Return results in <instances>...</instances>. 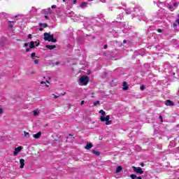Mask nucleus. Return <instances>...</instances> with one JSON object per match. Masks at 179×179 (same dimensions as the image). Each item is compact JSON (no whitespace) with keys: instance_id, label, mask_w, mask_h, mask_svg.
I'll return each instance as SVG.
<instances>
[{"instance_id":"obj_46","label":"nucleus","mask_w":179,"mask_h":179,"mask_svg":"<svg viewBox=\"0 0 179 179\" xmlns=\"http://www.w3.org/2000/svg\"><path fill=\"white\" fill-rule=\"evenodd\" d=\"M177 3H174L173 6H176Z\"/></svg>"},{"instance_id":"obj_36","label":"nucleus","mask_w":179,"mask_h":179,"mask_svg":"<svg viewBox=\"0 0 179 179\" xmlns=\"http://www.w3.org/2000/svg\"><path fill=\"white\" fill-rule=\"evenodd\" d=\"M31 37H32L31 34L28 35V38H31Z\"/></svg>"},{"instance_id":"obj_40","label":"nucleus","mask_w":179,"mask_h":179,"mask_svg":"<svg viewBox=\"0 0 179 179\" xmlns=\"http://www.w3.org/2000/svg\"><path fill=\"white\" fill-rule=\"evenodd\" d=\"M123 43H124V44H127V40L124 39V40L123 41Z\"/></svg>"},{"instance_id":"obj_49","label":"nucleus","mask_w":179,"mask_h":179,"mask_svg":"<svg viewBox=\"0 0 179 179\" xmlns=\"http://www.w3.org/2000/svg\"><path fill=\"white\" fill-rule=\"evenodd\" d=\"M45 86H46V87H48L49 85L46 84V85H45Z\"/></svg>"},{"instance_id":"obj_21","label":"nucleus","mask_w":179,"mask_h":179,"mask_svg":"<svg viewBox=\"0 0 179 179\" xmlns=\"http://www.w3.org/2000/svg\"><path fill=\"white\" fill-rule=\"evenodd\" d=\"M8 27H10V29H13V24L12 23V22H9Z\"/></svg>"},{"instance_id":"obj_29","label":"nucleus","mask_w":179,"mask_h":179,"mask_svg":"<svg viewBox=\"0 0 179 179\" xmlns=\"http://www.w3.org/2000/svg\"><path fill=\"white\" fill-rule=\"evenodd\" d=\"M159 120H161V122H163V117L162 115H159Z\"/></svg>"},{"instance_id":"obj_39","label":"nucleus","mask_w":179,"mask_h":179,"mask_svg":"<svg viewBox=\"0 0 179 179\" xmlns=\"http://www.w3.org/2000/svg\"><path fill=\"white\" fill-rule=\"evenodd\" d=\"M141 167H145V164L141 163Z\"/></svg>"},{"instance_id":"obj_35","label":"nucleus","mask_w":179,"mask_h":179,"mask_svg":"<svg viewBox=\"0 0 179 179\" xmlns=\"http://www.w3.org/2000/svg\"><path fill=\"white\" fill-rule=\"evenodd\" d=\"M41 85L43 86V85H45V82H43V81H42V82H41Z\"/></svg>"},{"instance_id":"obj_42","label":"nucleus","mask_w":179,"mask_h":179,"mask_svg":"<svg viewBox=\"0 0 179 179\" xmlns=\"http://www.w3.org/2000/svg\"><path fill=\"white\" fill-rule=\"evenodd\" d=\"M43 28H39L40 31H43Z\"/></svg>"},{"instance_id":"obj_38","label":"nucleus","mask_w":179,"mask_h":179,"mask_svg":"<svg viewBox=\"0 0 179 179\" xmlns=\"http://www.w3.org/2000/svg\"><path fill=\"white\" fill-rule=\"evenodd\" d=\"M29 51H30V49L29 48H27L26 49V52H29Z\"/></svg>"},{"instance_id":"obj_31","label":"nucleus","mask_w":179,"mask_h":179,"mask_svg":"<svg viewBox=\"0 0 179 179\" xmlns=\"http://www.w3.org/2000/svg\"><path fill=\"white\" fill-rule=\"evenodd\" d=\"M45 18H46L47 20H50V17H48V15H45Z\"/></svg>"},{"instance_id":"obj_28","label":"nucleus","mask_w":179,"mask_h":179,"mask_svg":"<svg viewBox=\"0 0 179 179\" xmlns=\"http://www.w3.org/2000/svg\"><path fill=\"white\" fill-rule=\"evenodd\" d=\"M34 44H36V47H38L40 45V43H37V41H35L34 42Z\"/></svg>"},{"instance_id":"obj_9","label":"nucleus","mask_w":179,"mask_h":179,"mask_svg":"<svg viewBox=\"0 0 179 179\" xmlns=\"http://www.w3.org/2000/svg\"><path fill=\"white\" fill-rule=\"evenodd\" d=\"M41 137V131H38L36 134L33 135V138H34L35 139H40Z\"/></svg>"},{"instance_id":"obj_18","label":"nucleus","mask_w":179,"mask_h":179,"mask_svg":"<svg viewBox=\"0 0 179 179\" xmlns=\"http://www.w3.org/2000/svg\"><path fill=\"white\" fill-rule=\"evenodd\" d=\"M24 135L25 138H30V134L29 132L24 131Z\"/></svg>"},{"instance_id":"obj_15","label":"nucleus","mask_w":179,"mask_h":179,"mask_svg":"<svg viewBox=\"0 0 179 179\" xmlns=\"http://www.w3.org/2000/svg\"><path fill=\"white\" fill-rule=\"evenodd\" d=\"M99 114H101V117H104L106 115V111H104L103 110H99Z\"/></svg>"},{"instance_id":"obj_47","label":"nucleus","mask_w":179,"mask_h":179,"mask_svg":"<svg viewBox=\"0 0 179 179\" xmlns=\"http://www.w3.org/2000/svg\"><path fill=\"white\" fill-rule=\"evenodd\" d=\"M17 41H22V40H20V39H17Z\"/></svg>"},{"instance_id":"obj_48","label":"nucleus","mask_w":179,"mask_h":179,"mask_svg":"<svg viewBox=\"0 0 179 179\" xmlns=\"http://www.w3.org/2000/svg\"><path fill=\"white\" fill-rule=\"evenodd\" d=\"M46 83H50V82L48 81V80H46Z\"/></svg>"},{"instance_id":"obj_6","label":"nucleus","mask_w":179,"mask_h":179,"mask_svg":"<svg viewBox=\"0 0 179 179\" xmlns=\"http://www.w3.org/2000/svg\"><path fill=\"white\" fill-rule=\"evenodd\" d=\"M48 50H54V48H58L57 45H48L45 46Z\"/></svg>"},{"instance_id":"obj_1","label":"nucleus","mask_w":179,"mask_h":179,"mask_svg":"<svg viewBox=\"0 0 179 179\" xmlns=\"http://www.w3.org/2000/svg\"><path fill=\"white\" fill-rule=\"evenodd\" d=\"M45 41H50L51 43H57V39L54 38V34H50L47 32L43 34Z\"/></svg>"},{"instance_id":"obj_23","label":"nucleus","mask_w":179,"mask_h":179,"mask_svg":"<svg viewBox=\"0 0 179 179\" xmlns=\"http://www.w3.org/2000/svg\"><path fill=\"white\" fill-rule=\"evenodd\" d=\"M34 115L36 117L37 115H38V112L37 110H34L33 111Z\"/></svg>"},{"instance_id":"obj_17","label":"nucleus","mask_w":179,"mask_h":179,"mask_svg":"<svg viewBox=\"0 0 179 179\" xmlns=\"http://www.w3.org/2000/svg\"><path fill=\"white\" fill-rule=\"evenodd\" d=\"M106 121V125H111L113 124L112 120H105Z\"/></svg>"},{"instance_id":"obj_24","label":"nucleus","mask_w":179,"mask_h":179,"mask_svg":"<svg viewBox=\"0 0 179 179\" xmlns=\"http://www.w3.org/2000/svg\"><path fill=\"white\" fill-rule=\"evenodd\" d=\"M99 104H100V101H96L94 103V106H99Z\"/></svg>"},{"instance_id":"obj_44","label":"nucleus","mask_w":179,"mask_h":179,"mask_svg":"<svg viewBox=\"0 0 179 179\" xmlns=\"http://www.w3.org/2000/svg\"><path fill=\"white\" fill-rule=\"evenodd\" d=\"M176 23H178V24H179V20H176Z\"/></svg>"},{"instance_id":"obj_37","label":"nucleus","mask_w":179,"mask_h":179,"mask_svg":"<svg viewBox=\"0 0 179 179\" xmlns=\"http://www.w3.org/2000/svg\"><path fill=\"white\" fill-rule=\"evenodd\" d=\"M80 104L81 106H83V104H85V101H82Z\"/></svg>"},{"instance_id":"obj_22","label":"nucleus","mask_w":179,"mask_h":179,"mask_svg":"<svg viewBox=\"0 0 179 179\" xmlns=\"http://www.w3.org/2000/svg\"><path fill=\"white\" fill-rule=\"evenodd\" d=\"M34 57H36V52L31 53V58L32 59H34Z\"/></svg>"},{"instance_id":"obj_14","label":"nucleus","mask_w":179,"mask_h":179,"mask_svg":"<svg viewBox=\"0 0 179 179\" xmlns=\"http://www.w3.org/2000/svg\"><path fill=\"white\" fill-rule=\"evenodd\" d=\"M80 6V8H86V6H87V3L83 2V3H81Z\"/></svg>"},{"instance_id":"obj_7","label":"nucleus","mask_w":179,"mask_h":179,"mask_svg":"<svg viewBox=\"0 0 179 179\" xmlns=\"http://www.w3.org/2000/svg\"><path fill=\"white\" fill-rule=\"evenodd\" d=\"M165 105H166L167 106H174V102H173L170 99H167L165 102Z\"/></svg>"},{"instance_id":"obj_10","label":"nucleus","mask_w":179,"mask_h":179,"mask_svg":"<svg viewBox=\"0 0 179 179\" xmlns=\"http://www.w3.org/2000/svg\"><path fill=\"white\" fill-rule=\"evenodd\" d=\"M122 86V90H128V89L129 88V87L128 86V83H127V82H123Z\"/></svg>"},{"instance_id":"obj_45","label":"nucleus","mask_w":179,"mask_h":179,"mask_svg":"<svg viewBox=\"0 0 179 179\" xmlns=\"http://www.w3.org/2000/svg\"><path fill=\"white\" fill-rule=\"evenodd\" d=\"M69 136H73V134H69Z\"/></svg>"},{"instance_id":"obj_43","label":"nucleus","mask_w":179,"mask_h":179,"mask_svg":"<svg viewBox=\"0 0 179 179\" xmlns=\"http://www.w3.org/2000/svg\"><path fill=\"white\" fill-rule=\"evenodd\" d=\"M137 179H142V177H141V176H137Z\"/></svg>"},{"instance_id":"obj_2","label":"nucleus","mask_w":179,"mask_h":179,"mask_svg":"<svg viewBox=\"0 0 179 179\" xmlns=\"http://www.w3.org/2000/svg\"><path fill=\"white\" fill-rule=\"evenodd\" d=\"M79 80L83 86H86V85L89 83V77L87 76H82L80 78Z\"/></svg>"},{"instance_id":"obj_8","label":"nucleus","mask_w":179,"mask_h":179,"mask_svg":"<svg viewBox=\"0 0 179 179\" xmlns=\"http://www.w3.org/2000/svg\"><path fill=\"white\" fill-rule=\"evenodd\" d=\"M92 148H93V144H92V143H87V145L85 147V149H86V150H89L92 149Z\"/></svg>"},{"instance_id":"obj_51","label":"nucleus","mask_w":179,"mask_h":179,"mask_svg":"<svg viewBox=\"0 0 179 179\" xmlns=\"http://www.w3.org/2000/svg\"><path fill=\"white\" fill-rule=\"evenodd\" d=\"M63 1V2H65V1H66V0H62Z\"/></svg>"},{"instance_id":"obj_27","label":"nucleus","mask_w":179,"mask_h":179,"mask_svg":"<svg viewBox=\"0 0 179 179\" xmlns=\"http://www.w3.org/2000/svg\"><path fill=\"white\" fill-rule=\"evenodd\" d=\"M157 31L158 33H163V30H162V29H158Z\"/></svg>"},{"instance_id":"obj_30","label":"nucleus","mask_w":179,"mask_h":179,"mask_svg":"<svg viewBox=\"0 0 179 179\" xmlns=\"http://www.w3.org/2000/svg\"><path fill=\"white\" fill-rule=\"evenodd\" d=\"M52 9H55V8H57V6L56 5H52L51 6Z\"/></svg>"},{"instance_id":"obj_52","label":"nucleus","mask_w":179,"mask_h":179,"mask_svg":"<svg viewBox=\"0 0 179 179\" xmlns=\"http://www.w3.org/2000/svg\"><path fill=\"white\" fill-rule=\"evenodd\" d=\"M66 93L64 92V94H63V96H64V94H65Z\"/></svg>"},{"instance_id":"obj_5","label":"nucleus","mask_w":179,"mask_h":179,"mask_svg":"<svg viewBox=\"0 0 179 179\" xmlns=\"http://www.w3.org/2000/svg\"><path fill=\"white\" fill-rule=\"evenodd\" d=\"M100 120H101V122H104L106 121H108V120H110V115H106V117L101 116L100 117Z\"/></svg>"},{"instance_id":"obj_34","label":"nucleus","mask_w":179,"mask_h":179,"mask_svg":"<svg viewBox=\"0 0 179 179\" xmlns=\"http://www.w3.org/2000/svg\"><path fill=\"white\" fill-rule=\"evenodd\" d=\"M52 96H54L55 99H58V97H59L58 96H57V95H55L54 94H52Z\"/></svg>"},{"instance_id":"obj_19","label":"nucleus","mask_w":179,"mask_h":179,"mask_svg":"<svg viewBox=\"0 0 179 179\" xmlns=\"http://www.w3.org/2000/svg\"><path fill=\"white\" fill-rule=\"evenodd\" d=\"M130 177L131 179H138V176L135 174H131Z\"/></svg>"},{"instance_id":"obj_3","label":"nucleus","mask_w":179,"mask_h":179,"mask_svg":"<svg viewBox=\"0 0 179 179\" xmlns=\"http://www.w3.org/2000/svg\"><path fill=\"white\" fill-rule=\"evenodd\" d=\"M132 169L134 173H137L138 174H143V170L141 167L132 166Z\"/></svg>"},{"instance_id":"obj_50","label":"nucleus","mask_w":179,"mask_h":179,"mask_svg":"<svg viewBox=\"0 0 179 179\" xmlns=\"http://www.w3.org/2000/svg\"><path fill=\"white\" fill-rule=\"evenodd\" d=\"M173 26H177V24H173Z\"/></svg>"},{"instance_id":"obj_20","label":"nucleus","mask_w":179,"mask_h":179,"mask_svg":"<svg viewBox=\"0 0 179 179\" xmlns=\"http://www.w3.org/2000/svg\"><path fill=\"white\" fill-rule=\"evenodd\" d=\"M39 26H43V27H48V24L47 23H40Z\"/></svg>"},{"instance_id":"obj_13","label":"nucleus","mask_w":179,"mask_h":179,"mask_svg":"<svg viewBox=\"0 0 179 179\" xmlns=\"http://www.w3.org/2000/svg\"><path fill=\"white\" fill-rule=\"evenodd\" d=\"M92 153H93V155H96V156H100V152H99V151L92 150Z\"/></svg>"},{"instance_id":"obj_33","label":"nucleus","mask_w":179,"mask_h":179,"mask_svg":"<svg viewBox=\"0 0 179 179\" xmlns=\"http://www.w3.org/2000/svg\"><path fill=\"white\" fill-rule=\"evenodd\" d=\"M24 47H29V43H24Z\"/></svg>"},{"instance_id":"obj_11","label":"nucleus","mask_w":179,"mask_h":179,"mask_svg":"<svg viewBox=\"0 0 179 179\" xmlns=\"http://www.w3.org/2000/svg\"><path fill=\"white\" fill-rule=\"evenodd\" d=\"M20 167L21 168V169H23L24 167V159H20Z\"/></svg>"},{"instance_id":"obj_25","label":"nucleus","mask_w":179,"mask_h":179,"mask_svg":"<svg viewBox=\"0 0 179 179\" xmlns=\"http://www.w3.org/2000/svg\"><path fill=\"white\" fill-rule=\"evenodd\" d=\"M141 90H145V85H141L140 87Z\"/></svg>"},{"instance_id":"obj_53","label":"nucleus","mask_w":179,"mask_h":179,"mask_svg":"<svg viewBox=\"0 0 179 179\" xmlns=\"http://www.w3.org/2000/svg\"><path fill=\"white\" fill-rule=\"evenodd\" d=\"M88 1H93V0H88Z\"/></svg>"},{"instance_id":"obj_41","label":"nucleus","mask_w":179,"mask_h":179,"mask_svg":"<svg viewBox=\"0 0 179 179\" xmlns=\"http://www.w3.org/2000/svg\"><path fill=\"white\" fill-rule=\"evenodd\" d=\"M107 47H108L107 45H105L103 46L104 50H106Z\"/></svg>"},{"instance_id":"obj_16","label":"nucleus","mask_w":179,"mask_h":179,"mask_svg":"<svg viewBox=\"0 0 179 179\" xmlns=\"http://www.w3.org/2000/svg\"><path fill=\"white\" fill-rule=\"evenodd\" d=\"M35 45H34V41H31L30 42V45H29V48H34Z\"/></svg>"},{"instance_id":"obj_12","label":"nucleus","mask_w":179,"mask_h":179,"mask_svg":"<svg viewBox=\"0 0 179 179\" xmlns=\"http://www.w3.org/2000/svg\"><path fill=\"white\" fill-rule=\"evenodd\" d=\"M121 170H122V166H118L116 169V173H121Z\"/></svg>"},{"instance_id":"obj_4","label":"nucleus","mask_w":179,"mask_h":179,"mask_svg":"<svg viewBox=\"0 0 179 179\" xmlns=\"http://www.w3.org/2000/svg\"><path fill=\"white\" fill-rule=\"evenodd\" d=\"M22 149H23L22 148V146H19L17 148H15V151L13 152L14 156H17V155H19V152H22Z\"/></svg>"},{"instance_id":"obj_32","label":"nucleus","mask_w":179,"mask_h":179,"mask_svg":"<svg viewBox=\"0 0 179 179\" xmlns=\"http://www.w3.org/2000/svg\"><path fill=\"white\" fill-rule=\"evenodd\" d=\"M77 2H78V0H73V3L75 5L77 3Z\"/></svg>"},{"instance_id":"obj_26","label":"nucleus","mask_w":179,"mask_h":179,"mask_svg":"<svg viewBox=\"0 0 179 179\" xmlns=\"http://www.w3.org/2000/svg\"><path fill=\"white\" fill-rule=\"evenodd\" d=\"M34 64H38V62H40V60L36 59V60H34Z\"/></svg>"}]
</instances>
